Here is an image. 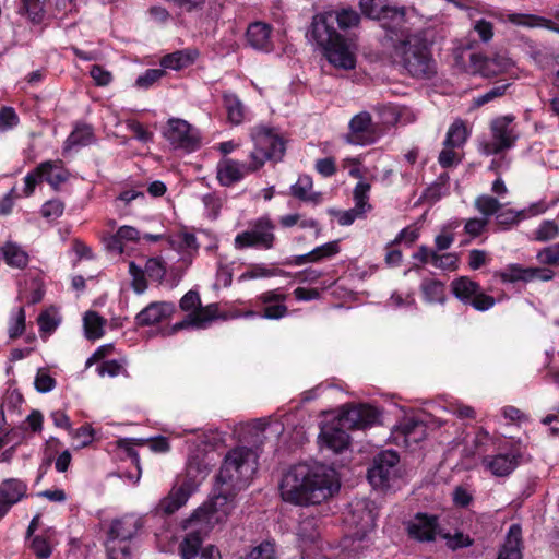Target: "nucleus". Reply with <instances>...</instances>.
<instances>
[{
    "label": "nucleus",
    "instance_id": "f257e3e1",
    "mask_svg": "<svg viewBox=\"0 0 559 559\" xmlns=\"http://www.w3.org/2000/svg\"><path fill=\"white\" fill-rule=\"evenodd\" d=\"M360 14L352 8L323 11L313 15L307 36L322 50L326 60L337 69L352 70L356 67L355 47L335 28L343 32L358 27Z\"/></svg>",
    "mask_w": 559,
    "mask_h": 559
},
{
    "label": "nucleus",
    "instance_id": "f03ea898",
    "mask_svg": "<svg viewBox=\"0 0 559 559\" xmlns=\"http://www.w3.org/2000/svg\"><path fill=\"white\" fill-rule=\"evenodd\" d=\"M340 487V478L333 467L319 462H302L290 466L283 475L280 493L287 503L309 507L333 497Z\"/></svg>",
    "mask_w": 559,
    "mask_h": 559
},
{
    "label": "nucleus",
    "instance_id": "7ed1b4c3",
    "mask_svg": "<svg viewBox=\"0 0 559 559\" xmlns=\"http://www.w3.org/2000/svg\"><path fill=\"white\" fill-rule=\"evenodd\" d=\"M380 43L412 78L429 80L437 74V62L425 33H413L406 21L389 35H382Z\"/></svg>",
    "mask_w": 559,
    "mask_h": 559
},
{
    "label": "nucleus",
    "instance_id": "20e7f679",
    "mask_svg": "<svg viewBox=\"0 0 559 559\" xmlns=\"http://www.w3.org/2000/svg\"><path fill=\"white\" fill-rule=\"evenodd\" d=\"M379 412L368 404L350 406L342 412L336 423L321 428L319 443L334 453H341L349 447V435L346 430L365 429L374 425Z\"/></svg>",
    "mask_w": 559,
    "mask_h": 559
},
{
    "label": "nucleus",
    "instance_id": "39448f33",
    "mask_svg": "<svg viewBox=\"0 0 559 559\" xmlns=\"http://www.w3.org/2000/svg\"><path fill=\"white\" fill-rule=\"evenodd\" d=\"M257 469V453L248 447H236L225 454L216 481L234 490H241L248 486Z\"/></svg>",
    "mask_w": 559,
    "mask_h": 559
},
{
    "label": "nucleus",
    "instance_id": "423d86ee",
    "mask_svg": "<svg viewBox=\"0 0 559 559\" xmlns=\"http://www.w3.org/2000/svg\"><path fill=\"white\" fill-rule=\"evenodd\" d=\"M209 465L199 455L190 456L187 463L186 475L178 481L169 495L160 500L157 510L164 514H173L181 508L189 497L198 489L201 480L207 475Z\"/></svg>",
    "mask_w": 559,
    "mask_h": 559
},
{
    "label": "nucleus",
    "instance_id": "0eeeda50",
    "mask_svg": "<svg viewBox=\"0 0 559 559\" xmlns=\"http://www.w3.org/2000/svg\"><path fill=\"white\" fill-rule=\"evenodd\" d=\"M237 491L231 487L219 485L211 502L198 508L188 519L183 520L182 527L193 528L197 526L205 532L211 531L215 524L224 522L231 512Z\"/></svg>",
    "mask_w": 559,
    "mask_h": 559
},
{
    "label": "nucleus",
    "instance_id": "6e6552de",
    "mask_svg": "<svg viewBox=\"0 0 559 559\" xmlns=\"http://www.w3.org/2000/svg\"><path fill=\"white\" fill-rule=\"evenodd\" d=\"M251 139L254 143V148L250 153L251 163L248 165V170L250 171L260 169L266 160L277 163L285 155V142L272 128L265 126L254 127L251 131Z\"/></svg>",
    "mask_w": 559,
    "mask_h": 559
},
{
    "label": "nucleus",
    "instance_id": "1a4fd4ad",
    "mask_svg": "<svg viewBox=\"0 0 559 559\" xmlns=\"http://www.w3.org/2000/svg\"><path fill=\"white\" fill-rule=\"evenodd\" d=\"M400 456L393 450L380 452L374 456L371 467L368 468L367 478L376 489L388 490L393 487L400 477Z\"/></svg>",
    "mask_w": 559,
    "mask_h": 559
},
{
    "label": "nucleus",
    "instance_id": "9d476101",
    "mask_svg": "<svg viewBox=\"0 0 559 559\" xmlns=\"http://www.w3.org/2000/svg\"><path fill=\"white\" fill-rule=\"evenodd\" d=\"M163 135L174 150H181L186 153L195 152L202 144L200 131L180 118H169L163 130Z\"/></svg>",
    "mask_w": 559,
    "mask_h": 559
},
{
    "label": "nucleus",
    "instance_id": "9b49d317",
    "mask_svg": "<svg viewBox=\"0 0 559 559\" xmlns=\"http://www.w3.org/2000/svg\"><path fill=\"white\" fill-rule=\"evenodd\" d=\"M359 9L367 19L376 20L380 23L384 31L383 35L394 32L406 21L405 7H379L376 0H359Z\"/></svg>",
    "mask_w": 559,
    "mask_h": 559
},
{
    "label": "nucleus",
    "instance_id": "f8f14e48",
    "mask_svg": "<svg viewBox=\"0 0 559 559\" xmlns=\"http://www.w3.org/2000/svg\"><path fill=\"white\" fill-rule=\"evenodd\" d=\"M250 226V229L236 236L235 247L237 249L255 247L269 250L273 248L275 225L269 217H260L251 223Z\"/></svg>",
    "mask_w": 559,
    "mask_h": 559
},
{
    "label": "nucleus",
    "instance_id": "ddd939ff",
    "mask_svg": "<svg viewBox=\"0 0 559 559\" xmlns=\"http://www.w3.org/2000/svg\"><path fill=\"white\" fill-rule=\"evenodd\" d=\"M188 530L190 532L179 546L183 559H221L219 550L215 546L209 545L201 549L202 535L207 532L197 526Z\"/></svg>",
    "mask_w": 559,
    "mask_h": 559
},
{
    "label": "nucleus",
    "instance_id": "4468645a",
    "mask_svg": "<svg viewBox=\"0 0 559 559\" xmlns=\"http://www.w3.org/2000/svg\"><path fill=\"white\" fill-rule=\"evenodd\" d=\"M349 132L346 141L354 145H370L376 142L377 134L372 124L371 115L361 111L355 115L349 121Z\"/></svg>",
    "mask_w": 559,
    "mask_h": 559
},
{
    "label": "nucleus",
    "instance_id": "2eb2a0df",
    "mask_svg": "<svg viewBox=\"0 0 559 559\" xmlns=\"http://www.w3.org/2000/svg\"><path fill=\"white\" fill-rule=\"evenodd\" d=\"M350 508L346 522L356 527L357 534L364 535L376 527L378 512L373 502L360 500L350 504Z\"/></svg>",
    "mask_w": 559,
    "mask_h": 559
},
{
    "label": "nucleus",
    "instance_id": "dca6fc26",
    "mask_svg": "<svg viewBox=\"0 0 559 559\" xmlns=\"http://www.w3.org/2000/svg\"><path fill=\"white\" fill-rule=\"evenodd\" d=\"M471 61L477 67L481 75L487 78L508 73L514 68V62L507 52H497L491 57L472 55Z\"/></svg>",
    "mask_w": 559,
    "mask_h": 559
},
{
    "label": "nucleus",
    "instance_id": "f3484780",
    "mask_svg": "<svg viewBox=\"0 0 559 559\" xmlns=\"http://www.w3.org/2000/svg\"><path fill=\"white\" fill-rule=\"evenodd\" d=\"M438 516L418 512L412 521L407 523L408 536L418 542H433L438 531Z\"/></svg>",
    "mask_w": 559,
    "mask_h": 559
},
{
    "label": "nucleus",
    "instance_id": "a211bd4d",
    "mask_svg": "<svg viewBox=\"0 0 559 559\" xmlns=\"http://www.w3.org/2000/svg\"><path fill=\"white\" fill-rule=\"evenodd\" d=\"M27 492V485L17 478H8L0 484V519L22 500Z\"/></svg>",
    "mask_w": 559,
    "mask_h": 559
},
{
    "label": "nucleus",
    "instance_id": "6ab92c4d",
    "mask_svg": "<svg viewBox=\"0 0 559 559\" xmlns=\"http://www.w3.org/2000/svg\"><path fill=\"white\" fill-rule=\"evenodd\" d=\"M521 459L522 454L519 450H511L508 453H499L495 456L486 457L484 464L495 476L504 477L518 467Z\"/></svg>",
    "mask_w": 559,
    "mask_h": 559
},
{
    "label": "nucleus",
    "instance_id": "aec40b11",
    "mask_svg": "<svg viewBox=\"0 0 559 559\" xmlns=\"http://www.w3.org/2000/svg\"><path fill=\"white\" fill-rule=\"evenodd\" d=\"M174 311V304L167 301H154L136 314L135 323L139 326L153 325L170 317Z\"/></svg>",
    "mask_w": 559,
    "mask_h": 559
},
{
    "label": "nucleus",
    "instance_id": "412c9836",
    "mask_svg": "<svg viewBox=\"0 0 559 559\" xmlns=\"http://www.w3.org/2000/svg\"><path fill=\"white\" fill-rule=\"evenodd\" d=\"M513 119L514 118L512 116H503L495 119L491 122L493 139L497 141L495 153H499L513 146L518 138L516 133L514 132V128L511 126Z\"/></svg>",
    "mask_w": 559,
    "mask_h": 559
},
{
    "label": "nucleus",
    "instance_id": "4be33fe9",
    "mask_svg": "<svg viewBox=\"0 0 559 559\" xmlns=\"http://www.w3.org/2000/svg\"><path fill=\"white\" fill-rule=\"evenodd\" d=\"M141 527V520L135 515L128 514L112 521L107 538L130 542Z\"/></svg>",
    "mask_w": 559,
    "mask_h": 559
},
{
    "label": "nucleus",
    "instance_id": "5701e85b",
    "mask_svg": "<svg viewBox=\"0 0 559 559\" xmlns=\"http://www.w3.org/2000/svg\"><path fill=\"white\" fill-rule=\"evenodd\" d=\"M497 559H522V527L512 524Z\"/></svg>",
    "mask_w": 559,
    "mask_h": 559
},
{
    "label": "nucleus",
    "instance_id": "b1692460",
    "mask_svg": "<svg viewBox=\"0 0 559 559\" xmlns=\"http://www.w3.org/2000/svg\"><path fill=\"white\" fill-rule=\"evenodd\" d=\"M243 169L249 171L248 166L234 159H225L218 165L217 179L222 186L229 187L242 179Z\"/></svg>",
    "mask_w": 559,
    "mask_h": 559
},
{
    "label": "nucleus",
    "instance_id": "393cba45",
    "mask_svg": "<svg viewBox=\"0 0 559 559\" xmlns=\"http://www.w3.org/2000/svg\"><path fill=\"white\" fill-rule=\"evenodd\" d=\"M555 17L559 20V10L555 12ZM509 21L515 25L527 27H544L559 34V25L552 20L543 16L514 13L509 15Z\"/></svg>",
    "mask_w": 559,
    "mask_h": 559
},
{
    "label": "nucleus",
    "instance_id": "a878e982",
    "mask_svg": "<svg viewBox=\"0 0 559 559\" xmlns=\"http://www.w3.org/2000/svg\"><path fill=\"white\" fill-rule=\"evenodd\" d=\"M312 186V178L309 175H300L297 182L290 187V193L300 201L319 204L322 201V193L311 192Z\"/></svg>",
    "mask_w": 559,
    "mask_h": 559
},
{
    "label": "nucleus",
    "instance_id": "bb28decb",
    "mask_svg": "<svg viewBox=\"0 0 559 559\" xmlns=\"http://www.w3.org/2000/svg\"><path fill=\"white\" fill-rule=\"evenodd\" d=\"M396 432L404 437L406 443H418L426 436V425L415 418H405L396 426Z\"/></svg>",
    "mask_w": 559,
    "mask_h": 559
},
{
    "label": "nucleus",
    "instance_id": "cd10ccee",
    "mask_svg": "<svg viewBox=\"0 0 559 559\" xmlns=\"http://www.w3.org/2000/svg\"><path fill=\"white\" fill-rule=\"evenodd\" d=\"M271 27L262 22H255L249 25L247 29L248 44L258 50L267 49L271 41Z\"/></svg>",
    "mask_w": 559,
    "mask_h": 559
},
{
    "label": "nucleus",
    "instance_id": "c85d7f7f",
    "mask_svg": "<svg viewBox=\"0 0 559 559\" xmlns=\"http://www.w3.org/2000/svg\"><path fill=\"white\" fill-rule=\"evenodd\" d=\"M479 289L480 285L467 276L455 278L451 283L452 294L465 305H468V302L472 301V298Z\"/></svg>",
    "mask_w": 559,
    "mask_h": 559
},
{
    "label": "nucleus",
    "instance_id": "c756f323",
    "mask_svg": "<svg viewBox=\"0 0 559 559\" xmlns=\"http://www.w3.org/2000/svg\"><path fill=\"white\" fill-rule=\"evenodd\" d=\"M198 57V52L193 50H178L164 56L160 66L164 69L181 70L192 64Z\"/></svg>",
    "mask_w": 559,
    "mask_h": 559
},
{
    "label": "nucleus",
    "instance_id": "7c9ffc66",
    "mask_svg": "<svg viewBox=\"0 0 559 559\" xmlns=\"http://www.w3.org/2000/svg\"><path fill=\"white\" fill-rule=\"evenodd\" d=\"M95 141L93 128L88 124L78 126L68 136L64 150H71L74 146H86Z\"/></svg>",
    "mask_w": 559,
    "mask_h": 559
},
{
    "label": "nucleus",
    "instance_id": "2f4dec72",
    "mask_svg": "<svg viewBox=\"0 0 559 559\" xmlns=\"http://www.w3.org/2000/svg\"><path fill=\"white\" fill-rule=\"evenodd\" d=\"M424 299L429 302L444 304L447 300L445 286L437 280H426L421 283Z\"/></svg>",
    "mask_w": 559,
    "mask_h": 559
},
{
    "label": "nucleus",
    "instance_id": "473e14b6",
    "mask_svg": "<svg viewBox=\"0 0 559 559\" xmlns=\"http://www.w3.org/2000/svg\"><path fill=\"white\" fill-rule=\"evenodd\" d=\"M223 103L227 110L229 121L239 124L245 117V107L241 100L234 93H224Z\"/></svg>",
    "mask_w": 559,
    "mask_h": 559
},
{
    "label": "nucleus",
    "instance_id": "72a5a7b5",
    "mask_svg": "<svg viewBox=\"0 0 559 559\" xmlns=\"http://www.w3.org/2000/svg\"><path fill=\"white\" fill-rule=\"evenodd\" d=\"M2 253L5 262L11 266L23 269L27 265V253L15 243L7 242L2 247Z\"/></svg>",
    "mask_w": 559,
    "mask_h": 559
},
{
    "label": "nucleus",
    "instance_id": "f704fd0d",
    "mask_svg": "<svg viewBox=\"0 0 559 559\" xmlns=\"http://www.w3.org/2000/svg\"><path fill=\"white\" fill-rule=\"evenodd\" d=\"M105 320L95 311H87L84 316V330L88 340H96L104 334Z\"/></svg>",
    "mask_w": 559,
    "mask_h": 559
},
{
    "label": "nucleus",
    "instance_id": "c9c22d12",
    "mask_svg": "<svg viewBox=\"0 0 559 559\" xmlns=\"http://www.w3.org/2000/svg\"><path fill=\"white\" fill-rule=\"evenodd\" d=\"M21 14H26L28 20L34 24H39L45 17L46 0H21Z\"/></svg>",
    "mask_w": 559,
    "mask_h": 559
},
{
    "label": "nucleus",
    "instance_id": "e433bc0d",
    "mask_svg": "<svg viewBox=\"0 0 559 559\" xmlns=\"http://www.w3.org/2000/svg\"><path fill=\"white\" fill-rule=\"evenodd\" d=\"M467 130L462 120H457L451 124L444 140L445 147H460L466 140Z\"/></svg>",
    "mask_w": 559,
    "mask_h": 559
},
{
    "label": "nucleus",
    "instance_id": "4c0bfd02",
    "mask_svg": "<svg viewBox=\"0 0 559 559\" xmlns=\"http://www.w3.org/2000/svg\"><path fill=\"white\" fill-rule=\"evenodd\" d=\"M532 272L531 267H522L519 264H511L500 273V277L504 283H514L518 281L531 282Z\"/></svg>",
    "mask_w": 559,
    "mask_h": 559
},
{
    "label": "nucleus",
    "instance_id": "58836bf2",
    "mask_svg": "<svg viewBox=\"0 0 559 559\" xmlns=\"http://www.w3.org/2000/svg\"><path fill=\"white\" fill-rule=\"evenodd\" d=\"M50 167L40 173V179L47 181L55 190L68 179L67 173L56 163L48 160Z\"/></svg>",
    "mask_w": 559,
    "mask_h": 559
},
{
    "label": "nucleus",
    "instance_id": "ea45409f",
    "mask_svg": "<svg viewBox=\"0 0 559 559\" xmlns=\"http://www.w3.org/2000/svg\"><path fill=\"white\" fill-rule=\"evenodd\" d=\"M106 550L108 559H129L131 556L129 542L107 538Z\"/></svg>",
    "mask_w": 559,
    "mask_h": 559
},
{
    "label": "nucleus",
    "instance_id": "a19ab883",
    "mask_svg": "<svg viewBox=\"0 0 559 559\" xmlns=\"http://www.w3.org/2000/svg\"><path fill=\"white\" fill-rule=\"evenodd\" d=\"M474 204L477 211L486 216L485 218L493 214H497L502 206L501 203L496 198L487 194H483L476 198Z\"/></svg>",
    "mask_w": 559,
    "mask_h": 559
},
{
    "label": "nucleus",
    "instance_id": "79ce46f5",
    "mask_svg": "<svg viewBox=\"0 0 559 559\" xmlns=\"http://www.w3.org/2000/svg\"><path fill=\"white\" fill-rule=\"evenodd\" d=\"M439 535L447 540V547L453 551L469 547L474 543V539L471 538L469 535H465L462 532H456L453 535L439 532Z\"/></svg>",
    "mask_w": 559,
    "mask_h": 559
},
{
    "label": "nucleus",
    "instance_id": "37998d69",
    "mask_svg": "<svg viewBox=\"0 0 559 559\" xmlns=\"http://www.w3.org/2000/svg\"><path fill=\"white\" fill-rule=\"evenodd\" d=\"M129 273L132 276L131 287L136 294H143L147 288L144 270L140 267L134 261L129 263Z\"/></svg>",
    "mask_w": 559,
    "mask_h": 559
},
{
    "label": "nucleus",
    "instance_id": "c03bdc74",
    "mask_svg": "<svg viewBox=\"0 0 559 559\" xmlns=\"http://www.w3.org/2000/svg\"><path fill=\"white\" fill-rule=\"evenodd\" d=\"M48 167H50L49 162H44V163L39 164L33 171L28 173L25 176V178H24L25 187L23 190L25 197H29L33 194L37 183L39 181H41L40 173H44V170L47 169Z\"/></svg>",
    "mask_w": 559,
    "mask_h": 559
},
{
    "label": "nucleus",
    "instance_id": "a18cd8bd",
    "mask_svg": "<svg viewBox=\"0 0 559 559\" xmlns=\"http://www.w3.org/2000/svg\"><path fill=\"white\" fill-rule=\"evenodd\" d=\"M371 186L368 182L359 181L354 189L355 207L365 213L371 206L368 204L369 191Z\"/></svg>",
    "mask_w": 559,
    "mask_h": 559
},
{
    "label": "nucleus",
    "instance_id": "49530a36",
    "mask_svg": "<svg viewBox=\"0 0 559 559\" xmlns=\"http://www.w3.org/2000/svg\"><path fill=\"white\" fill-rule=\"evenodd\" d=\"M25 326H26L25 310L23 307H20L17 309L16 313L11 319L9 331H8L9 337L11 340H15V338L20 337L24 333Z\"/></svg>",
    "mask_w": 559,
    "mask_h": 559
},
{
    "label": "nucleus",
    "instance_id": "de8ad7c7",
    "mask_svg": "<svg viewBox=\"0 0 559 559\" xmlns=\"http://www.w3.org/2000/svg\"><path fill=\"white\" fill-rule=\"evenodd\" d=\"M150 278L162 282L166 274V267L160 258H150L145 263L144 271Z\"/></svg>",
    "mask_w": 559,
    "mask_h": 559
},
{
    "label": "nucleus",
    "instance_id": "09e8293b",
    "mask_svg": "<svg viewBox=\"0 0 559 559\" xmlns=\"http://www.w3.org/2000/svg\"><path fill=\"white\" fill-rule=\"evenodd\" d=\"M241 559H275L274 545L270 542H263L260 545L253 547Z\"/></svg>",
    "mask_w": 559,
    "mask_h": 559
},
{
    "label": "nucleus",
    "instance_id": "8fccbe9b",
    "mask_svg": "<svg viewBox=\"0 0 559 559\" xmlns=\"http://www.w3.org/2000/svg\"><path fill=\"white\" fill-rule=\"evenodd\" d=\"M64 204L59 199H52L43 204L40 213L46 219H56L63 214Z\"/></svg>",
    "mask_w": 559,
    "mask_h": 559
},
{
    "label": "nucleus",
    "instance_id": "3c124183",
    "mask_svg": "<svg viewBox=\"0 0 559 559\" xmlns=\"http://www.w3.org/2000/svg\"><path fill=\"white\" fill-rule=\"evenodd\" d=\"M165 75L164 69H147L142 75L138 76L135 85L140 88H148Z\"/></svg>",
    "mask_w": 559,
    "mask_h": 559
},
{
    "label": "nucleus",
    "instance_id": "603ef678",
    "mask_svg": "<svg viewBox=\"0 0 559 559\" xmlns=\"http://www.w3.org/2000/svg\"><path fill=\"white\" fill-rule=\"evenodd\" d=\"M537 259L543 264L559 266V242L540 250Z\"/></svg>",
    "mask_w": 559,
    "mask_h": 559
},
{
    "label": "nucleus",
    "instance_id": "864d4df0",
    "mask_svg": "<svg viewBox=\"0 0 559 559\" xmlns=\"http://www.w3.org/2000/svg\"><path fill=\"white\" fill-rule=\"evenodd\" d=\"M559 234V227L554 221H545L536 230V239L548 241L556 238Z\"/></svg>",
    "mask_w": 559,
    "mask_h": 559
},
{
    "label": "nucleus",
    "instance_id": "5fc2aeb1",
    "mask_svg": "<svg viewBox=\"0 0 559 559\" xmlns=\"http://www.w3.org/2000/svg\"><path fill=\"white\" fill-rule=\"evenodd\" d=\"M526 216V211H513V210H504L498 211L496 215V221L499 225L509 226L516 224L521 218Z\"/></svg>",
    "mask_w": 559,
    "mask_h": 559
},
{
    "label": "nucleus",
    "instance_id": "6e6d98bb",
    "mask_svg": "<svg viewBox=\"0 0 559 559\" xmlns=\"http://www.w3.org/2000/svg\"><path fill=\"white\" fill-rule=\"evenodd\" d=\"M338 252H340V246H338L337 240L326 242L322 246L314 248L311 251L312 260L316 262L323 258H329V257L335 255Z\"/></svg>",
    "mask_w": 559,
    "mask_h": 559
},
{
    "label": "nucleus",
    "instance_id": "4d7b16f0",
    "mask_svg": "<svg viewBox=\"0 0 559 559\" xmlns=\"http://www.w3.org/2000/svg\"><path fill=\"white\" fill-rule=\"evenodd\" d=\"M34 385L39 393H48L56 386V380L49 373L38 370Z\"/></svg>",
    "mask_w": 559,
    "mask_h": 559
},
{
    "label": "nucleus",
    "instance_id": "13d9d810",
    "mask_svg": "<svg viewBox=\"0 0 559 559\" xmlns=\"http://www.w3.org/2000/svg\"><path fill=\"white\" fill-rule=\"evenodd\" d=\"M496 300L492 296L485 294L481 288L477 294L472 298V301L468 302L475 310L486 311L493 307Z\"/></svg>",
    "mask_w": 559,
    "mask_h": 559
},
{
    "label": "nucleus",
    "instance_id": "bf43d9fd",
    "mask_svg": "<svg viewBox=\"0 0 559 559\" xmlns=\"http://www.w3.org/2000/svg\"><path fill=\"white\" fill-rule=\"evenodd\" d=\"M431 261L436 267L449 270L456 267L457 258L453 253L438 254L437 252H431Z\"/></svg>",
    "mask_w": 559,
    "mask_h": 559
},
{
    "label": "nucleus",
    "instance_id": "052dcab7",
    "mask_svg": "<svg viewBox=\"0 0 559 559\" xmlns=\"http://www.w3.org/2000/svg\"><path fill=\"white\" fill-rule=\"evenodd\" d=\"M19 123V117L12 107L0 109V131H7Z\"/></svg>",
    "mask_w": 559,
    "mask_h": 559
},
{
    "label": "nucleus",
    "instance_id": "680f3d73",
    "mask_svg": "<svg viewBox=\"0 0 559 559\" xmlns=\"http://www.w3.org/2000/svg\"><path fill=\"white\" fill-rule=\"evenodd\" d=\"M509 83L497 85L484 93L483 95H479L477 98H475L474 103L476 106H483L491 100H493L497 97H500L504 95L507 88L509 87Z\"/></svg>",
    "mask_w": 559,
    "mask_h": 559
},
{
    "label": "nucleus",
    "instance_id": "e2e57ef3",
    "mask_svg": "<svg viewBox=\"0 0 559 559\" xmlns=\"http://www.w3.org/2000/svg\"><path fill=\"white\" fill-rule=\"evenodd\" d=\"M31 549L38 559H47L51 555V547L41 536H35L31 543Z\"/></svg>",
    "mask_w": 559,
    "mask_h": 559
},
{
    "label": "nucleus",
    "instance_id": "0e129e2a",
    "mask_svg": "<svg viewBox=\"0 0 559 559\" xmlns=\"http://www.w3.org/2000/svg\"><path fill=\"white\" fill-rule=\"evenodd\" d=\"M90 74L98 86H106L112 80L111 73L98 64L92 66Z\"/></svg>",
    "mask_w": 559,
    "mask_h": 559
},
{
    "label": "nucleus",
    "instance_id": "69168bd1",
    "mask_svg": "<svg viewBox=\"0 0 559 559\" xmlns=\"http://www.w3.org/2000/svg\"><path fill=\"white\" fill-rule=\"evenodd\" d=\"M201 306V300L198 292L189 290L180 299V308L183 311L197 310Z\"/></svg>",
    "mask_w": 559,
    "mask_h": 559
},
{
    "label": "nucleus",
    "instance_id": "338daca9",
    "mask_svg": "<svg viewBox=\"0 0 559 559\" xmlns=\"http://www.w3.org/2000/svg\"><path fill=\"white\" fill-rule=\"evenodd\" d=\"M487 224L488 218H469L466 222L464 229L466 234L471 235L472 237H477L483 233Z\"/></svg>",
    "mask_w": 559,
    "mask_h": 559
},
{
    "label": "nucleus",
    "instance_id": "774afa93",
    "mask_svg": "<svg viewBox=\"0 0 559 559\" xmlns=\"http://www.w3.org/2000/svg\"><path fill=\"white\" fill-rule=\"evenodd\" d=\"M474 29L477 32L479 38L484 43L489 41L493 36V25L491 22L486 21L485 19L477 21Z\"/></svg>",
    "mask_w": 559,
    "mask_h": 559
}]
</instances>
